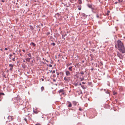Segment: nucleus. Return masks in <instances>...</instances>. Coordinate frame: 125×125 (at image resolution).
<instances>
[{"mask_svg":"<svg viewBox=\"0 0 125 125\" xmlns=\"http://www.w3.org/2000/svg\"><path fill=\"white\" fill-rule=\"evenodd\" d=\"M108 85H109V84H108Z\"/></svg>","mask_w":125,"mask_h":125,"instance_id":"obj_64","label":"nucleus"},{"mask_svg":"<svg viewBox=\"0 0 125 125\" xmlns=\"http://www.w3.org/2000/svg\"><path fill=\"white\" fill-rule=\"evenodd\" d=\"M23 62H25V60H23Z\"/></svg>","mask_w":125,"mask_h":125,"instance_id":"obj_50","label":"nucleus"},{"mask_svg":"<svg viewBox=\"0 0 125 125\" xmlns=\"http://www.w3.org/2000/svg\"><path fill=\"white\" fill-rule=\"evenodd\" d=\"M87 6L89 8L92 9V5L88 4Z\"/></svg>","mask_w":125,"mask_h":125,"instance_id":"obj_11","label":"nucleus"},{"mask_svg":"<svg viewBox=\"0 0 125 125\" xmlns=\"http://www.w3.org/2000/svg\"><path fill=\"white\" fill-rule=\"evenodd\" d=\"M82 87L84 89H85V88L84 87V86L83 85L82 86Z\"/></svg>","mask_w":125,"mask_h":125,"instance_id":"obj_20","label":"nucleus"},{"mask_svg":"<svg viewBox=\"0 0 125 125\" xmlns=\"http://www.w3.org/2000/svg\"><path fill=\"white\" fill-rule=\"evenodd\" d=\"M80 80L81 81H82L84 79V77H83L82 78H81L80 77Z\"/></svg>","mask_w":125,"mask_h":125,"instance_id":"obj_17","label":"nucleus"},{"mask_svg":"<svg viewBox=\"0 0 125 125\" xmlns=\"http://www.w3.org/2000/svg\"><path fill=\"white\" fill-rule=\"evenodd\" d=\"M12 118V117L11 116H9L8 117V118H10L11 119Z\"/></svg>","mask_w":125,"mask_h":125,"instance_id":"obj_27","label":"nucleus"},{"mask_svg":"<svg viewBox=\"0 0 125 125\" xmlns=\"http://www.w3.org/2000/svg\"><path fill=\"white\" fill-rule=\"evenodd\" d=\"M44 88L43 86L41 88V89L42 90V91L44 90Z\"/></svg>","mask_w":125,"mask_h":125,"instance_id":"obj_19","label":"nucleus"},{"mask_svg":"<svg viewBox=\"0 0 125 125\" xmlns=\"http://www.w3.org/2000/svg\"><path fill=\"white\" fill-rule=\"evenodd\" d=\"M64 80L65 81H68V79L67 78H66V77H65L64 78Z\"/></svg>","mask_w":125,"mask_h":125,"instance_id":"obj_16","label":"nucleus"},{"mask_svg":"<svg viewBox=\"0 0 125 125\" xmlns=\"http://www.w3.org/2000/svg\"><path fill=\"white\" fill-rule=\"evenodd\" d=\"M55 73V70L53 71H52V73Z\"/></svg>","mask_w":125,"mask_h":125,"instance_id":"obj_31","label":"nucleus"},{"mask_svg":"<svg viewBox=\"0 0 125 125\" xmlns=\"http://www.w3.org/2000/svg\"><path fill=\"white\" fill-rule=\"evenodd\" d=\"M46 62H48V61L47 60H46Z\"/></svg>","mask_w":125,"mask_h":125,"instance_id":"obj_49","label":"nucleus"},{"mask_svg":"<svg viewBox=\"0 0 125 125\" xmlns=\"http://www.w3.org/2000/svg\"><path fill=\"white\" fill-rule=\"evenodd\" d=\"M16 4H17V3H16Z\"/></svg>","mask_w":125,"mask_h":125,"instance_id":"obj_62","label":"nucleus"},{"mask_svg":"<svg viewBox=\"0 0 125 125\" xmlns=\"http://www.w3.org/2000/svg\"><path fill=\"white\" fill-rule=\"evenodd\" d=\"M64 90L62 89H60L59 91H58V92L59 93H62L63 92Z\"/></svg>","mask_w":125,"mask_h":125,"instance_id":"obj_12","label":"nucleus"},{"mask_svg":"<svg viewBox=\"0 0 125 125\" xmlns=\"http://www.w3.org/2000/svg\"><path fill=\"white\" fill-rule=\"evenodd\" d=\"M73 104L74 105H76L77 104V103L76 101H73Z\"/></svg>","mask_w":125,"mask_h":125,"instance_id":"obj_14","label":"nucleus"},{"mask_svg":"<svg viewBox=\"0 0 125 125\" xmlns=\"http://www.w3.org/2000/svg\"><path fill=\"white\" fill-rule=\"evenodd\" d=\"M81 7L80 8H78V10H81Z\"/></svg>","mask_w":125,"mask_h":125,"instance_id":"obj_36","label":"nucleus"},{"mask_svg":"<svg viewBox=\"0 0 125 125\" xmlns=\"http://www.w3.org/2000/svg\"><path fill=\"white\" fill-rule=\"evenodd\" d=\"M64 94V91L61 94Z\"/></svg>","mask_w":125,"mask_h":125,"instance_id":"obj_35","label":"nucleus"},{"mask_svg":"<svg viewBox=\"0 0 125 125\" xmlns=\"http://www.w3.org/2000/svg\"><path fill=\"white\" fill-rule=\"evenodd\" d=\"M24 120L26 121H27V119L26 118H24Z\"/></svg>","mask_w":125,"mask_h":125,"instance_id":"obj_39","label":"nucleus"},{"mask_svg":"<svg viewBox=\"0 0 125 125\" xmlns=\"http://www.w3.org/2000/svg\"><path fill=\"white\" fill-rule=\"evenodd\" d=\"M22 67L23 68V69H25L26 68L27 66L26 65H25V64H22L21 65Z\"/></svg>","mask_w":125,"mask_h":125,"instance_id":"obj_8","label":"nucleus"},{"mask_svg":"<svg viewBox=\"0 0 125 125\" xmlns=\"http://www.w3.org/2000/svg\"><path fill=\"white\" fill-rule=\"evenodd\" d=\"M77 85V84H75V85Z\"/></svg>","mask_w":125,"mask_h":125,"instance_id":"obj_58","label":"nucleus"},{"mask_svg":"<svg viewBox=\"0 0 125 125\" xmlns=\"http://www.w3.org/2000/svg\"><path fill=\"white\" fill-rule=\"evenodd\" d=\"M82 83L83 84H85V83L84 82H82Z\"/></svg>","mask_w":125,"mask_h":125,"instance_id":"obj_44","label":"nucleus"},{"mask_svg":"<svg viewBox=\"0 0 125 125\" xmlns=\"http://www.w3.org/2000/svg\"><path fill=\"white\" fill-rule=\"evenodd\" d=\"M115 46L120 52L123 53L125 52V48L122 42L120 40H118L117 41V44Z\"/></svg>","mask_w":125,"mask_h":125,"instance_id":"obj_1","label":"nucleus"},{"mask_svg":"<svg viewBox=\"0 0 125 125\" xmlns=\"http://www.w3.org/2000/svg\"><path fill=\"white\" fill-rule=\"evenodd\" d=\"M28 56L30 57V58H31V54L30 53H29L28 54Z\"/></svg>","mask_w":125,"mask_h":125,"instance_id":"obj_23","label":"nucleus"},{"mask_svg":"<svg viewBox=\"0 0 125 125\" xmlns=\"http://www.w3.org/2000/svg\"><path fill=\"white\" fill-rule=\"evenodd\" d=\"M5 50H7L8 49H7V48H5Z\"/></svg>","mask_w":125,"mask_h":125,"instance_id":"obj_41","label":"nucleus"},{"mask_svg":"<svg viewBox=\"0 0 125 125\" xmlns=\"http://www.w3.org/2000/svg\"><path fill=\"white\" fill-rule=\"evenodd\" d=\"M31 59V58H27L26 59V60L27 61L29 62L30 61Z\"/></svg>","mask_w":125,"mask_h":125,"instance_id":"obj_7","label":"nucleus"},{"mask_svg":"<svg viewBox=\"0 0 125 125\" xmlns=\"http://www.w3.org/2000/svg\"><path fill=\"white\" fill-rule=\"evenodd\" d=\"M64 35H62V38H63V39H64V40H65V38H64Z\"/></svg>","mask_w":125,"mask_h":125,"instance_id":"obj_29","label":"nucleus"},{"mask_svg":"<svg viewBox=\"0 0 125 125\" xmlns=\"http://www.w3.org/2000/svg\"><path fill=\"white\" fill-rule=\"evenodd\" d=\"M49 66L50 67H52V65L51 64H50L49 65Z\"/></svg>","mask_w":125,"mask_h":125,"instance_id":"obj_28","label":"nucleus"},{"mask_svg":"<svg viewBox=\"0 0 125 125\" xmlns=\"http://www.w3.org/2000/svg\"><path fill=\"white\" fill-rule=\"evenodd\" d=\"M104 91L105 92V93L106 94H109V93L108 92V91L107 89H104Z\"/></svg>","mask_w":125,"mask_h":125,"instance_id":"obj_9","label":"nucleus"},{"mask_svg":"<svg viewBox=\"0 0 125 125\" xmlns=\"http://www.w3.org/2000/svg\"><path fill=\"white\" fill-rule=\"evenodd\" d=\"M94 50H92V51H94Z\"/></svg>","mask_w":125,"mask_h":125,"instance_id":"obj_53","label":"nucleus"},{"mask_svg":"<svg viewBox=\"0 0 125 125\" xmlns=\"http://www.w3.org/2000/svg\"><path fill=\"white\" fill-rule=\"evenodd\" d=\"M59 60H58V62H59Z\"/></svg>","mask_w":125,"mask_h":125,"instance_id":"obj_59","label":"nucleus"},{"mask_svg":"<svg viewBox=\"0 0 125 125\" xmlns=\"http://www.w3.org/2000/svg\"><path fill=\"white\" fill-rule=\"evenodd\" d=\"M65 74L66 76H70L71 75V74L70 72L68 71H65Z\"/></svg>","mask_w":125,"mask_h":125,"instance_id":"obj_4","label":"nucleus"},{"mask_svg":"<svg viewBox=\"0 0 125 125\" xmlns=\"http://www.w3.org/2000/svg\"><path fill=\"white\" fill-rule=\"evenodd\" d=\"M79 85H81V86L82 85V84H81V83H80L79 84Z\"/></svg>","mask_w":125,"mask_h":125,"instance_id":"obj_46","label":"nucleus"},{"mask_svg":"<svg viewBox=\"0 0 125 125\" xmlns=\"http://www.w3.org/2000/svg\"><path fill=\"white\" fill-rule=\"evenodd\" d=\"M66 34H65L64 35V37H65V36H66Z\"/></svg>","mask_w":125,"mask_h":125,"instance_id":"obj_45","label":"nucleus"},{"mask_svg":"<svg viewBox=\"0 0 125 125\" xmlns=\"http://www.w3.org/2000/svg\"><path fill=\"white\" fill-rule=\"evenodd\" d=\"M72 63H70L69 64H67L66 65V66L68 67L70 65H72Z\"/></svg>","mask_w":125,"mask_h":125,"instance_id":"obj_15","label":"nucleus"},{"mask_svg":"<svg viewBox=\"0 0 125 125\" xmlns=\"http://www.w3.org/2000/svg\"><path fill=\"white\" fill-rule=\"evenodd\" d=\"M77 78H78V76H77Z\"/></svg>","mask_w":125,"mask_h":125,"instance_id":"obj_61","label":"nucleus"},{"mask_svg":"<svg viewBox=\"0 0 125 125\" xmlns=\"http://www.w3.org/2000/svg\"><path fill=\"white\" fill-rule=\"evenodd\" d=\"M15 58H13L12 59V60L13 61H14L15 60Z\"/></svg>","mask_w":125,"mask_h":125,"instance_id":"obj_33","label":"nucleus"},{"mask_svg":"<svg viewBox=\"0 0 125 125\" xmlns=\"http://www.w3.org/2000/svg\"><path fill=\"white\" fill-rule=\"evenodd\" d=\"M118 1L119 3H120L122 2L123 0H118Z\"/></svg>","mask_w":125,"mask_h":125,"instance_id":"obj_24","label":"nucleus"},{"mask_svg":"<svg viewBox=\"0 0 125 125\" xmlns=\"http://www.w3.org/2000/svg\"><path fill=\"white\" fill-rule=\"evenodd\" d=\"M27 73H29L28 72H27Z\"/></svg>","mask_w":125,"mask_h":125,"instance_id":"obj_54","label":"nucleus"},{"mask_svg":"<svg viewBox=\"0 0 125 125\" xmlns=\"http://www.w3.org/2000/svg\"><path fill=\"white\" fill-rule=\"evenodd\" d=\"M91 69V70H93V69L92 68V69Z\"/></svg>","mask_w":125,"mask_h":125,"instance_id":"obj_55","label":"nucleus"},{"mask_svg":"<svg viewBox=\"0 0 125 125\" xmlns=\"http://www.w3.org/2000/svg\"><path fill=\"white\" fill-rule=\"evenodd\" d=\"M117 94V93H116V92H113V94L114 95H115V94Z\"/></svg>","mask_w":125,"mask_h":125,"instance_id":"obj_25","label":"nucleus"},{"mask_svg":"<svg viewBox=\"0 0 125 125\" xmlns=\"http://www.w3.org/2000/svg\"><path fill=\"white\" fill-rule=\"evenodd\" d=\"M44 79H42V81H44Z\"/></svg>","mask_w":125,"mask_h":125,"instance_id":"obj_48","label":"nucleus"},{"mask_svg":"<svg viewBox=\"0 0 125 125\" xmlns=\"http://www.w3.org/2000/svg\"><path fill=\"white\" fill-rule=\"evenodd\" d=\"M42 59H43V60H44V59L43 58H42Z\"/></svg>","mask_w":125,"mask_h":125,"instance_id":"obj_56","label":"nucleus"},{"mask_svg":"<svg viewBox=\"0 0 125 125\" xmlns=\"http://www.w3.org/2000/svg\"><path fill=\"white\" fill-rule=\"evenodd\" d=\"M72 67H73V66H70V67L69 68V71H72Z\"/></svg>","mask_w":125,"mask_h":125,"instance_id":"obj_13","label":"nucleus"},{"mask_svg":"<svg viewBox=\"0 0 125 125\" xmlns=\"http://www.w3.org/2000/svg\"><path fill=\"white\" fill-rule=\"evenodd\" d=\"M109 105L107 104H106L104 106V107L106 108H108L109 107Z\"/></svg>","mask_w":125,"mask_h":125,"instance_id":"obj_10","label":"nucleus"},{"mask_svg":"<svg viewBox=\"0 0 125 125\" xmlns=\"http://www.w3.org/2000/svg\"><path fill=\"white\" fill-rule=\"evenodd\" d=\"M51 44L53 46H54L55 45V44L54 43L52 42L51 43Z\"/></svg>","mask_w":125,"mask_h":125,"instance_id":"obj_21","label":"nucleus"},{"mask_svg":"<svg viewBox=\"0 0 125 125\" xmlns=\"http://www.w3.org/2000/svg\"><path fill=\"white\" fill-rule=\"evenodd\" d=\"M13 54H15V53H13Z\"/></svg>","mask_w":125,"mask_h":125,"instance_id":"obj_60","label":"nucleus"},{"mask_svg":"<svg viewBox=\"0 0 125 125\" xmlns=\"http://www.w3.org/2000/svg\"><path fill=\"white\" fill-rule=\"evenodd\" d=\"M67 104H68V107H71L72 106V104L71 102L69 101H67Z\"/></svg>","mask_w":125,"mask_h":125,"instance_id":"obj_3","label":"nucleus"},{"mask_svg":"<svg viewBox=\"0 0 125 125\" xmlns=\"http://www.w3.org/2000/svg\"><path fill=\"white\" fill-rule=\"evenodd\" d=\"M22 51H23V52H24L25 51V50H22Z\"/></svg>","mask_w":125,"mask_h":125,"instance_id":"obj_51","label":"nucleus"},{"mask_svg":"<svg viewBox=\"0 0 125 125\" xmlns=\"http://www.w3.org/2000/svg\"><path fill=\"white\" fill-rule=\"evenodd\" d=\"M118 2H115V4H117Z\"/></svg>","mask_w":125,"mask_h":125,"instance_id":"obj_43","label":"nucleus"},{"mask_svg":"<svg viewBox=\"0 0 125 125\" xmlns=\"http://www.w3.org/2000/svg\"><path fill=\"white\" fill-rule=\"evenodd\" d=\"M79 4H81L82 3L81 0H79Z\"/></svg>","mask_w":125,"mask_h":125,"instance_id":"obj_22","label":"nucleus"},{"mask_svg":"<svg viewBox=\"0 0 125 125\" xmlns=\"http://www.w3.org/2000/svg\"><path fill=\"white\" fill-rule=\"evenodd\" d=\"M35 125H40V124H37Z\"/></svg>","mask_w":125,"mask_h":125,"instance_id":"obj_42","label":"nucleus"},{"mask_svg":"<svg viewBox=\"0 0 125 125\" xmlns=\"http://www.w3.org/2000/svg\"><path fill=\"white\" fill-rule=\"evenodd\" d=\"M50 33V32H47V35H49V34Z\"/></svg>","mask_w":125,"mask_h":125,"instance_id":"obj_26","label":"nucleus"},{"mask_svg":"<svg viewBox=\"0 0 125 125\" xmlns=\"http://www.w3.org/2000/svg\"><path fill=\"white\" fill-rule=\"evenodd\" d=\"M9 56H10V57H11V56H12V54H10V55H9Z\"/></svg>","mask_w":125,"mask_h":125,"instance_id":"obj_32","label":"nucleus"},{"mask_svg":"<svg viewBox=\"0 0 125 125\" xmlns=\"http://www.w3.org/2000/svg\"><path fill=\"white\" fill-rule=\"evenodd\" d=\"M82 62H84V61H82Z\"/></svg>","mask_w":125,"mask_h":125,"instance_id":"obj_52","label":"nucleus"},{"mask_svg":"<svg viewBox=\"0 0 125 125\" xmlns=\"http://www.w3.org/2000/svg\"><path fill=\"white\" fill-rule=\"evenodd\" d=\"M108 13H107V15H109V10H108L107 11Z\"/></svg>","mask_w":125,"mask_h":125,"instance_id":"obj_37","label":"nucleus"},{"mask_svg":"<svg viewBox=\"0 0 125 125\" xmlns=\"http://www.w3.org/2000/svg\"><path fill=\"white\" fill-rule=\"evenodd\" d=\"M117 55L118 56V57L120 58L121 59H122L123 57L122 54H121L118 52H117Z\"/></svg>","mask_w":125,"mask_h":125,"instance_id":"obj_2","label":"nucleus"},{"mask_svg":"<svg viewBox=\"0 0 125 125\" xmlns=\"http://www.w3.org/2000/svg\"><path fill=\"white\" fill-rule=\"evenodd\" d=\"M81 74L82 76H83V75L84 74V73L83 71H82L81 73H80V74Z\"/></svg>","mask_w":125,"mask_h":125,"instance_id":"obj_18","label":"nucleus"},{"mask_svg":"<svg viewBox=\"0 0 125 125\" xmlns=\"http://www.w3.org/2000/svg\"><path fill=\"white\" fill-rule=\"evenodd\" d=\"M55 85H57V84H55Z\"/></svg>","mask_w":125,"mask_h":125,"instance_id":"obj_57","label":"nucleus"},{"mask_svg":"<svg viewBox=\"0 0 125 125\" xmlns=\"http://www.w3.org/2000/svg\"><path fill=\"white\" fill-rule=\"evenodd\" d=\"M2 1L3 2H4V1L3 0H2Z\"/></svg>","mask_w":125,"mask_h":125,"instance_id":"obj_47","label":"nucleus"},{"mask_svg":"<svg viewBox=\"0 0 125 125\" xmlns=\"http://www.w3.org/2000/svg\"><path fill=\"white\" fill-rule=\"evenodd\" d=\"M59 72H57V75H59Z\"/></svg>","mask_w":125,"mask_h":125,"instance_id":"obj_30","label":"nucleus"},{"mask_svg":"<svg viewBox=\"0 0 125 125\" xmlns=\"http://www.w3.org/2000/svg\"><path fill=\"white\" fill-rule=\"evenodd\" d=\"M9 67H10V70L11 71L12 70L13 65V64H10L9 65Z\"/></svg>","mask_w":125,"mask_h":125,"instance_id":"obj_5","label":"nucleus"},{"mask_svg":"<svg viewBox=\"0 0 125 125\" xmlns=\"http://www.w3.org/2000/svg\"><path fill=\"white\" fill-rule=\"evenodd\" d=\"M30 44L31 45L33 46V47H35L36 45V44L34 43L33 42H31Z\"/></svg>","mask_w":125,"mask_h":125,"instance_id":"obj_6","label":"nucleus"},{"mask_svg":"<svg viewBox=\"0 0 125 125\" xmlns=\"http://www.w3.org/2000/svg\"><path fill=\"white\" fill-rule=\"evenodd\" d=\"M82 110V109L81 108H79V110L80 111H81Z\"/></svg>","mask_w":125,"mask_h":125,"instance_id":"obj_40","label":"nucleus"},{"mask_svg":"<svg viewBox=\"0 0 125 125\" xmlns=\"http://www.w3.org/2000/svg\"><path fill=\"white\" fill-rule=\"evenodd\" d=\"M96 17H97V18H99V16L98 15H97V16H96Z\"/></svg>","mask_w":125,"mask_h":125,"instance_id":"obj_38","label":"nucleus"},{"mask_svg":"<svg viewBox=\"0 0 125 125\" xmlns=\"http://www.w3.org/2000/svg\"><path fill=\"white\" fill-rule=\"evenodd\" d=\"M56 71H57V70H56Z\"/></svg>","mask_w":125,"mask_h":125,"instance_id":"obj_63","label":"nucleus"},{"mask_svg":"<svg viewBox=\"0 0 125 125\" xmlns=\"http://www.w3.org/2000/svg\"><path fill=\"white\" fill-rule=\"evenodd\" d=\"M53 82H55L56 81V80L54 79H53Z\"/></svg>","mask_w":125,"mask_h":125,"instance_id":"obj_34","label":"nucleus"}]
</instances>
